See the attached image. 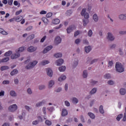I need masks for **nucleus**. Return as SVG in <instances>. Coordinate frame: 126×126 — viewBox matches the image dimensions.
<instances>
[{
  "mask_svg": "<svg viewBox=\"0 0 126 126\" xmlns=\"http://www.w3.org/2000/svg\"><path fill=\"white\" fill-rule=\"evenodd\" d=\"M25 64H28L26 66V69H31V68H33L38 63V62L37 61H34L32 62H30V60H28L25 62Z\"/></svg>",
  "mask_w": 126,
  "mask_h": 126,
  "instance_id": "f257e3e1",
  "label": "nucleus"
},
{
  "mask_svg": "<svg viewBox=\"0 0 126 126\" xmlns=\"http://www.w3.org/2000/svg\"><path fill=\"white\" fill-rule=\"evenodd\" d=\"M115 68L116 71L120 72V73H122V72H124V71H125V67L124 66V65L120 63L117 62L116 63Z\"/></svg>",
  "mask_w": 126,
  "mask_h": 126,
  "instance_id": "f03ea898",
  "label": "nucleus"
},
{
  "mask_svg": "<svg viewBox=\"0 0 126 126\" xmlns=\"http://www.w3.org/2000/svg\"><path fill=\"white\" fill-rule=\"evenodd\" d=\"M18 109V106L16 104H14L11 105H10L8 107V110L9 112H11V113H14V112H16L17 109Z\"/></svg>",
  "mask_w": 126,
  "mask_h": 126,
  "instance_id": "7ed1b4c3",
  "label": "nucleus"
},
{
  "mask_svg": "<svg viewBox=\"0 0 126 126\" xmlns=\"http://www.w3.org/2000/svg\"><path fill=\"white\" fill-rule=\"evenodd\" d=\"M106 39H107L108 41H113L115 40V36H114V34H113V33H112L111 32H108L107 35L106 36Z\"/></svg>",
  "mask_w": 126,
  "mask_h": 126,
  "instance_id": "20e7f679",
  "label": "nucleus"
},
{
  "mask_svg": "<svg viewBox=\"0 0 126 126\" xmlns=\"http://www.w3.org/2000/svg\"><path fill=\"white\" fill-rule=\"evenodd\" d=\"M75 29H76V27H75V26H70L66 29L67 33L69 34L71 32H72L73 30H75Z\"/></svg>",
  "mask_w": 126,
  "mask_h": 126,
  "instance_id": "39448f33",
  "label": "nucleus"
},
{
  "mask_svg": "<svg viewBox=\"0 0 126 126\" xmlns=\"http://www.w3.org/2000/svg\"><path fill=\"white\" fill-rule=\"evenodd\" d=\"M54 43L55 45H59L62 43V38L60 36H57L55 38Z\"/></svg>",
  "mask_w": 126,
  "mask_h": 126,
  "instance_id": "423d86ee",
  "label": "nucleus"
},
{
  "mask_svg": "<svg viewBox=\"0 0 126 126\" xmlns=\"http://www.w3.org/2000/svg\"><path fill=\"white\" fill-rule=\"evenodd\" d=\"M46 73L49 77H53V70L50 68H46Z\"/></svg>",
  "mask_w": 126,
  "mask_h": 126,
  "instance_id": "0eeeda50",
  "label": "nucleus"
},
{
  "mask_svg": "<svg viewBox=\"0 0 126 126\" xmlns=\"http://www.w3.org/2000/svg\"><path fill=\"white\" fill-rule=\"evenodd\" d=\"M37 47L31 46L28 48V52H30V53H33V52H35V51L37 50Z\"/></svg>",
  "mask_w": 126,
  "mask_h": 126,
  "instance_id": "6e6552de",
  "label": "nucleus"
},
{
  "mask_svg": "<svg viewBox=\"0 0 126 126\" xmlns=\"http://www.w3.org/2000/svg\"><path fill=\"white\" fill-rule=\"evenodd\" d=\"M66 79V76L65 75H61L58 79V81L59 82H63V81H64Z\"/></svg>",
  "mask_w": 126,
  "mask_h": 126,
  "instance_id": "1a4fd4ad",
  "label": "nucleus"
},
{
  "mask_svg": "<svg viewBox=\"0 0 126 126\" xmlns=\"http://www.w3.org/2000/svg\"><path fill=\"white\" fill-rule=\"evenodd\" d=\"M46 104V100H43L41 101H39L36 103L35 107L37 108H38V107H41V106H43V105H45Z\"/></svg>",
  "mask_w": 126,
  "mask_h": 126,
  "instance_id": "9d476101",
  "label": "nucleus"
},
{
  "mask_svg": "<svg viewBox=\"0 0 126 126\" xmlns=\"http://www.w3.org/2000/svg\"><path fill=\"white\" fill-rule=\"evenodd\" d=\"M19 57H20V53L19 52H16V53L11 55V59H12V60H14L15 59H18Z\"/></svg>",
  "mask_w": 126,
  "mask_h": 126,
  "instance_id": "9b49d317",
  "label": "nucleus"
},
{
  "mask_svg": "<svg viewBox=\"0 0 126 126\" xmlns=\"http://www.w3.org/2000/svg\"><path fill=\"white\" fill-rule=\"evenodd\" d=\"M118 18L120 20L125 21L126 20V13L120 14L118 16Z\"/></svg>",
  "mask_w": 126,
  "mask_h": 126,
  "instance_id": "f8f14e48",
  "label": "nucleus"
},
{
  "mask_svg": "<svg viewBox=\"0 0 126 126\" xmlns=\"http://www.w3.org/2000/svg\"><path fill=\"white\" fill-rule=\"evenodd\" d=\"M63 62H64L63 59H60L57 60L56 62V65H57V66L62 65V64H63Z\"/></svg>",
  "mask_w": 126,
  "mask_h": 126,
  "instance_id": "ddd939ff",
  "label": "nucleus"
},
{
  "mask_svg": "<svg viewBox=\"0 0 126 126\" xmlns=\"http://www.w3.org/2000/svg\"><path fill=\"white\" fill-rule=\"evenodd\" d=\"M71 101L72 103H73V104H74L75 105H76V104H78V102H79L78 98L75 97H72L71 98Z\"/></svg>",
  "mask_w": 126,
  "mask_h": 126,
  "instance_id": "4468645a",
  "label": "nucleus"
},
{
  "mask_svg": "<svg viewBox=\"0 0 126 126\" xmlns=\"http://www.w3.org/2000/svg\"><path fill=\"white\" fill-rule=\"evenodd\" d=\"M55 85V81L53 80H51L48 82V88H52L53 86Z\"/></svg>",
  "mask_w": 126,
  "mask_h": 126,
  "instance_id": "2eb2a0df",
  "label": "nucleus"
},
{
  "mask_svg": "<svg viewBox=\"0 0 126 126\" xmlns=\"http://www.w3.org/2000/svg\"><path fill=\"white\" fill-rule=\"evenodd\" d=\"M60 22H61V21L59 19H54L52 21V24H54L55 25H57L58 24H60Z\"/></svg>",
  "mask_w": 126,
  "mask_h": 126,
  "instance_id": "dca6fc26",
  "label": "nucleus"
},
{
  "mask_svg": "<svg viewBox=\"0 0 126 126\" xmlns=\"http://www.w3.org/2000/svg\"><path fill=\"white\" fill-rule=\"evenodd\" d=\"M78 65V59H75L73 62L72 66L73 67H76Z\"/></svg>",
  "mask_w": 126,
  "mask_h": 126,
  "instance_id": "f3484780",
  "label": "nucleus"
},
{
  "mask_svg": "<svg viewBox=\"0 0 126 126\" xmlns=\"http://www.w3.org/2000/svg\"><path fill=\"white\" fill-rule=\"evenodd\" d=\"M91 50H92V47H91V46L90 45L86 46L85 47V51L86 53H87V54H88V53H90L91 51Z\"/></svg>",
  "mask_w": 126,
  "mask_h": 126,
  "instance_id": "a211bd4d",
  "label": "nucleus"
},
{
  "mask_svg": "<svg viewBox=\"0 0 126 126\" xmlns=\"http://www.w3.org/2000/svg\"><path fill=\"white\" fill-rule=\"evenodd\" d=\"M68 112L67 110L65 108H63L62 110V115L63 117H65V116H67Z\"/></svg>",
  "mask_w": 126,
  "mask_h": 126,
  "instance_id": "6ab92c4d",
  "label": "nucleus"
},
{
  "mask_svg": "<svg viewBox=\"0 0 126 126\" xmlns=\"http://www.w3.org/2000/svg\"><path fill=\"white\" fill-rule=\"evenodd\" d=\"M119 93L121 95H126V90L125 88H121L119 91Z\"/></svg>",
  "mask_w": 126,
  "mask_h": 126,
  "instance_id": "aec40b11",
  "label": "nucleus"
},
{
  "mask_svg": "<svg viewBox=\"0 0 126 126\" xmlns=\"http://www.w3.org/2000/svg\"><path fill=\"white\" fill-rule=\"evenodd\" d=\"M25 50V47H21L19 49L16 50L15 52L16 53H19L20 54V53H22L24 50Z\"/></svg>",
  "mask_w": 126,
  "mask_h": 126,
  "instance_id": "412c9836",
  "label": "nucleus"
},
{
  "mask_svg": "<svg viewBox=\"0 0 126 126\" xmlns=\"http://www.w3.org/2000/svg\"><path fill=\"white\" fill-rule=\"evenodd\" d=\"M93 19L94 21V22H98L99 21V17L96 14H94L93 16Z\"/></svg>",
  "mask_w": 126,
  "mask_h": 126,
  "instance_id": "4be33fe9",
  "label": "nucleus"
},
{
  "mask_svg": "<svg viewBox=\"0 0 126 126\" xmlns=\"http://www.w3.org/2000/svg\"><path fill=\"white\" fill-rule=\"evenodd\" d=\"M10 95L11 96V97H17V94L16 92H15V91H11L10 92Z\"/></svg>",
  "mask_w": 126,
  "mask_h": 126,
  "instance_id": "5701e85b",
  "label": "nucleus"
},
{
  "mask_svg": "<svg viewBox=\"0 0 126 126\" xmlns=\"http://www.w3.org/2000/svg\"><path fill=\"white\" fill-rule=\"evenodd\" d=\"M42 21H43V22L44 23L45 25H48L49 23V20H48L47 18H46L45 17H42Z\"/></svg>",
  "mask_w": 126,
  "mask_h": 126,
  "instance_id": "b1692460",
  "label": "nucleus"
},
{
  "mask_svg": "<svg viewBox=\"0 0 126 126\" xmlns=\"http://www.w3.org/2000/svg\"><path fill=\"white\" fill-rule=\"evenodd\" d=\"M48 63H50V61L48 60H43L40 62L41 65H46V64H48Z\"/></svg>",
  "mask_w": 126,
  "mask_h": 126,
  "instance_id": "393cba45",
  "label": "nucleus"
},
{
  "mask_svg": "<svg viewBox=\"0 0 126 126\" xmlns=\"http://www.w3.org/2000/svg\"><path fill=\"white\" fill-rule=\"evenodd\" d=\"M88 116H89L92 120H94L95 119V114L92 112L88 113Z\"/></svg>",
  "mask_w": 126,
  "mask_h": 126,
  "instance_id": "a878e982",
  "label": "nucleus"
},
{
  "mask_svg": "<svg viewBox=\"0 0 126 126\" xmlns=\"http://www.w3.org/2000/svg\"><path fill=\"white\" fill-rule=\"evenodd\" d=\"M21 20H23V17L22 16H18L15 18V21L16 22H20Z\"/></svg>",
  "mask_w": 126,
  "mask_h": 126,
  "instance_id": "bb28decb",
  "label": "nucleus"
},
{
  "mask_svg": "<svg viewBox=\"0 0 126 126\" xmlns=\"http://www.w3.org/2000/svg\"><path fill=\"white\" fill-rule=\"evenodd\" d=\"M65 69H66L65 66H61L59 68V70L61 72H63L64 71H65Z\"/></svg>",
  "mask_w": 126,
  "mask_h": 126,
  "instance_id": "cd10ccee",
  "label": "nucleus"
},
{
  "mask_svg": "<svg viewBox=\"0 0 126 126\" xmlns=\"http://www.w3.org/2000/svg\"><path fill=\"white\" fill-rule=\"evenodd\" d=\"M97 92V88H94L90 92V95H93L95 94Z\"/></svg>",
  "mask_w": 126,
  "mask_h": 126,
  "instance_id": "c85d7f7f",
  "label": "nucleus"
},
{
  "mask_svg": "<svg viewBox=\"0 0 126 126\" xmlns=\"http://www.w3.org/2000/svg\"><path fill=\"white\" fill-rule=\"evenodd\" d=\"M83 22L84 26H86L89 23V20L88 19H83Z\"/></svg>",
  "mask_w": 126,
  "mask_h": 126,
  "instance_id": "c756f323",
  "label": "nucleus"
},
{
  "mask_svg": "<svg viewBox=\"0 0 126 126\" xmlns=\"http://www.w3.org/2000/svg\"><path fill=\"white\" fill-rule=\"evenodd\" d=\"M87 76H88V72L87 70H85L83 72V77L84 78H87Z\"/></svg>",
  "mask_w": 126,
  "mask_h": 126,
  "instance_id": "7c9ffc66",
  "label": "nucleus"
},
{
  "mask_svg": "<svg viewBox=\"0 0 126 126\" xmlns=\"http://www.w3.org/2000/svg\"><path fill=\"white\" fill-rule=\"evenodd\" d=\"M99 111L100 114H105V111L104 110V108H103V105H100L99 106Z\"/></svg>",
  "mask_w": 126,
  "mask_h": 126,
  "instance_id": "2f4dec72",
  "label": "nucleus"
},
{
  "mask_svg": "<svg viewBox=\"0 0 126 126\" xmlns=\"http://www.w3.org/2000/svg\"><path fill=\"white\" fill-rule=\"evenodd\" d=\"M17 73H18V70H17V69H15L13 70L10 72V74H11V75H12V76H13V75H15V74H17Z\"/></svg>",
  "mask_w": 126,
  "mask_h": 126,
  "instance_id": "473e14b6",
  "label": "nucleus"
},
{
  "mask_svg": "<svg viewBox=\"0 0 126 126\" xmlns=\"http://www.w3.org/2000/svg\"><path fill=\"white\" fill-rule=\"evenodd\" d=\"M0 33L1 34H2V35H8V33L7 32H5V31L3 30L2 28H0Z\"/></svg>",
  "mask_w": 126,
  "mask_h": 126,
  "instance_id": "72a5a7b5",
  "label": "nucleus"
},
{
  "mask_svg": "<svg viewBox=\"0 0 126 126\" xmlns=\"http://www.w3.org/2000/svg\"><path fill=\"white\" fill-rule=\"evenodd\" d=\"M54 57H55V58H56L57 59L59 58H62L63 57V54L61 53H56L54 55Z\"/></svg>",
  "mask_w": 126,
  "mask_h": 126,
  "instance_id": "f704fd0d",
  "label": "nucleus"
},
{
  "mask_svg": "<svg viewBox=\"0 0 126 126\" xmlns=\"http://www.w3.org/2000/svg\"><path fill=\"white\" fill-rule=\"evenodd\" d=\"M103 77L105 79H110L111 78V74L109 73H106L104 76Z\"/></svg>",
  "mask_w": 126,
  "mask_h": 126,
  "instance_id": "c9c22d12",
  "label": "nucleus"
},
{
  "mask_svg": "<svg viewBox=\"0 0 126 126\" xmlns=\"http://www.w3.org/2000/svg\"><path fill=\"white\" fill-rule=\"evenodd\" d=\"M12 54V51H8V52H6L4 54V57H9V56L11 55Z\"/></svg>",
  "mask_w": 126,
  "mask_h": 126,
  "instance_id": "e433bc0d",
  "label": "nucleus"
},
{
  "mask_svg": "<svg viewBox=\"0 0 126 126\" xmlns=\"http://www.w3.org/2000/svg\"><path fill=\"white\" fill-rule=\"evenodd\" d=\"M46 88V86L44 85H39L38 86L39 90H44Z\"/></svg>",
  "mask_w": 126,
  "mask_h": 126,
  "instance_id": "4c0bfd02",
  "label": "nucleus"
},
{
  "mask_svg": "<svg viewBox=\"0 0 126 126\" xmlns=\"http://www.w3.org/2000/svg\"><path fill=\"white\" fill-rule=\"evenodd\" d=\"M24 108H25V110H26L28 112H29V111H31V110H32V107H31L28 105H25Z\"/></svg>",
  "mask_w": 126,
  "mask_h": 126,
  "instance_id": "58836bf2",
  "label": "nucleus"
},
{
  "mask_svg": "<svg viewBox=\"0 0 126 126\" xmlns=\"http://www.w3.org/2000/svg\"><path fill=\"white\" fill-rule=\"evenodd\" d=\"M62 91H63V88L62 87L58 88L55 90V92H56V93H60V92H62Z\"/></svg>",
  "mask_w": 126,
  "mask_h": 126,
  "instance_id": "ea45409f",
  "label": "nucleus"
},
{
  "mask_svg": "<svg viewBox=\"0 0 126 126\" xmlns=\"http://www.w3.org/2000/svg\"><path fill=\"white\" fill-rule=\"evenodd\" d=\"M27 92L28 94H29V95H31L32 94H33V91H32V89H31V88H29L27 89Z\"/></svg>",
  "mask_w": 126,
  "mask_h": 126,
  "instance_id": "a19ab883",
  "label": "nucleus"
},
{
  "mask_svg": "<svg viewBox=\"0 0 126 126\" xmlns=\"http://www.w3.org/2000/svg\"><path fill=\"white\" fill-rule=\"evenodd\" d=\"M108 67H110V68H111V67H112V66H113V64H114V61H109L108 62Z\"/></svg>",
  "mask_w": 126,
  "mask_h": 126,
  "instance_id": "79ce46f5",
  "label": "nucleus"
},
{
  "mask_svg": "<svg viewBox=\"0 0 126 126\" xmlns=\"http://www.w3.org/2000/svg\"><path fill=\"white\" fill-rule=\"evenodd\" d=\"M93 35V32L92 31V30H90L88 32V36H89V37H92V35Z\"/></svg>",
  "mask_w": 126,
  "mask_h": 126,
  "instance_id": "37998d69",
  "label": "nucleus"
},
{
  "mask_svg": "<svg viewBox=\"0 0 126 126\" xmlns=\"http://www.w3.org/2000/svg\"><path fill=\"white\" fill-rule=\"evenodd\" d=\"M9 68V67L8 66H2L1 67L0 69L2 71L3 70H6V69H8Z\"/></svg>",
  "mask_w": 126,
  "mask_h": 126,
  "instance_id": "c03bdc74",
  "label": "nucleus"
},
{
  "mask_svg": "<svg viewBox=\"0 0 126 126\" xmlns=\"http://www.w3.org/2000/svg\"><path fill=\"white\" fill-rule=\"evenodd\" d=\"M35 38V35L34 34H32L31 35H29L27 37V40H32V39H34Z\"/></svg>",
  "mask_w": 126,
  "mask_h": 126,
  "instance_id": "a18cd8bd",
  "label": "nucleus"
},
{
  "mask_svg": "<svg viewBox=\"0 0 126 126\" xmlns=\"http://www.w3.org/2000/svg\"><path fill=\"white\" fill-rule=\"evenodd\" d=\"M124 115H123V114H120L116 118V120L117 121H120L121 120V119H122V118H123Z\"/></svg>",
  "mask_w": 126,
  "mask_h": 126,
  "instance_id": "49530a36",
  "label": "nucleus"
},
{
  "mask_svg": "<svg viewBox=\"0 0 126 126\" xmlns=\"http://www.w3.org/2000/svg\"><path fill=\"white\" fill-rule=\"evenodd\" d=\"M64 105L66 106V107H70V102L68 101V100H65L64 102Z\"/></svg>",
  "mask_w": 126,
  "mask_h": 126,
  "instance_id": "de8ad7c7",
  "label": "nucleus"
},
{
  "mask_svg": "<svg viewBox=\"0 0 126 126\" xmlns=\"http://www.w3.org/2000/svg\"><path fill=\"white\" fill-rule=\"evenodd\" d=\"M48 111L52 113L54 110H55V107H49L47 108Z\"/></svg>",
  "mask_w": 126,
  "mask_h": 126,
  "instance_id": "09e8293b",
  "label": "nucleus"
},
{
  "mask_svg": "<svg viewBox=\"0 0 126 126\" xmlns=\"http://www.w3.org/2000/svg\"><path fill=\"white\" fill-rule=\"evenodd\" d=\"M45 125H47V126H52V121L49 120H46Z\"/></svg>",
  "mask_w": 126,
  "mask_h": 126,
  "instance_id": "8fccbe9b",
  "label": "nucleus"
},
{
  "mask_svg": "<svg viewBox=\"0 0 126 126\" xmlns=\"http://www.w3.org/2000/svg\"><path fill=\"white\" fill-rule=\"evenodd\" d=\"M72 14V11L71 10H68L67 11L66 14L68 15V16H70Z\"/></svg>",
  "mask_w": 126,
  "mask_h": 126,
  "instance_id": "3c124183",
  "label": "nucleus"
},
{
  "mask_svg": "<svg viewBox=\"0 0 126 126\" xmlns=\"http://www.w3.org/2000/svg\"><path fill=\"white\" fill-rule=\"evenodd\" d=\"M107 84L109 85H114V84H115V82H114L113 80H109L107 82Z\"/></svg>",
  "mask_w": 126,
  "mask_h": 126,
  "instance_id": "603ef678",
  "label": "nucleus"
},
{
  "mask_svg": "<svg viewBox=\"0 0 126 126\" xmlns=\"http://www.w3.org/2000/svg\"><path fill=\"white\" fill-rule=\"evenodd\" d=\"M8 61H9V58L8 57H5V58L2 59L3 63H6V62H8Z\"/></svg>",
  "mask_w": 126,
  "mask_h": 126,
  "instance_id": "864d4df0",
  "label": "nucleus"
},
{
  "mask_svg": "<svg viewBox=\"0 0 126 126\" xmlns=\"http://www.w3.org/2000/svg\"><path fill=\"white\" fill-rule=\"evenodd\" d=\"M8 119L9 120V121H10V122H11V121H13L14 119V117L13 116V115H10L8 117Z\"/></svg>",
  "mask_w": 126,
  "mask_h": 126,
  "instance_id": "5fc2aeb1",
  "label": "nucleus"
},
{
  "mask_svg": "<svg viewBox=\"0 0 126 126\" xmlns=\"http://www.w3.org/2000/svg\"><path fill=\"white\" fill-rule=\"evenodd\" d=\"M86 9L84 8L82 10V12H81V15H84L85 14H86V13H87V12H86Z\"/></svg>",
  "mask_w": 126,
  "mask_h": 126,
  "instance_id": "6e6d98bb",
  "label": "nucleus"
},
{
  "mask_svg": "<svg viewBox=\"0 0 126 126\" xmlns=\"http://www.w3.org/2000/svg\"><path fill=\"white\" fill-rule=\"evenodd\" d=\"M81 40L79 38H77L75 40V44H76V45H79V43H80L81 42Z\"/></svg>",
  "mask_w": 126,
  "mask_h": 126,
  "instance_id": "4d7b16f0",
  "label": "nucleus"
},
{
  "mask_svg": "<svg viewBox=\"0 0 126 126\" xmlns=\"http://www.w3.org/2000/svg\"><path fill=\"white\" fill-rule=\"evenodd\" d=\"M82 16H84L85 19H88V18H89V14L88 13H86Z\"/></svg>",
  "mask_w": 126,
  "mask_h": 126,
  "instance_id": "13d9d810",
  "label": "nucleus"
},
{
  "mask_svg": "<svg viewBox=\"0 0 126 126\" xmlns=\"http://www.w3.org/2000/svg\"><path fill=\"white\" fill-rule=\"evenodd\" d=\"M53 16V13L52 12H49L46 14V17L47 18H50V17H52Z\"/></svg>",
  "mask_w": 126,
  "mask_h": 126,
  "instance_id": "bf43d9fd",
  "label": "nucleus"
},
{
  "mask_svg": "<svg viewBox=\"0 0 126 126\" xmlns=\"http://www.w3.org/2000/svg\"><path fill=\"white\" fill-rule=\"evenodd\" d=\"M65 91L67 92L68 90V84L66 83L64 86Z\"/></svg>",
  "mask_w": 126,
  "mask_h": 126,
  "instance_id": "052dcab7",
  "label": "nucleus"
},
{
  "mask_svg": "<svg viewBox=\"0 0 126 126\" xmlns=\"http://www.w3.org/2000/svg\"><path fill=\"white\" fill-rule=\"evenodd\" d=\"M47 110V108H46V107L44 106L42 107V112L44 114V115H46L47 114L46 111Z\"/></svg>",
  "mask_w": 126,
  "mask_h": 126,
  "instance_id": "680f3d73",
  "label": "nucleus"
},
{
  "mask_svg": "<svg viewBox=\"0 0 126 126\" xmlns=\"http://www.w3.org/2000/svg\"><path fill=\"white\" fill-rule=\"evenodd\" d=\"M83 44H84V45H89V42H88V40H87V39H84L83 40Z\"/></svg>",
  "mask_w": 126,
  "mask_h": 126,
  "instance_id": "e2e57ef3",
  "label": "nucleus"
},
{
  "mask_svg": "<svg viewBox=\"0 0 126 126\" xmlns=\"http://www.w3.org/2000/svg\"><path fill=\"white\" fill-rule=\"evenodd\" d=\"M38 124H39V121L38 120L33 121L32 123V124L34 126H36V125H38Z\"/></svg>",
  "mask_w": 126,
  "mask_h": 126,
  "instance_id": "0e129e2a",
  "label": "nucleus"
},
{
  "mask_svg": "<svg viewBox=\"0 0 126 126\" xmlns=\"http://www.w3.org/2000/svg\"><path fill=\"white\" fill-rule=\"evenodd\" d=\"M123 122H126V107L125 108V112L124 113V116L123 119Z\"/></svg>",
  "mask_w": 126,
  "mask_h": 126,
  "instance_id": "69168bd1",
  "label": "nucleus"
},
{
  "mask_svg": "<svg viewBox=\"0 0 126 126\" xmlns=\"http://www.w3.org/2000/svg\"><path fill=\"white\" fill-rule=\"evenodd\" d=\"M21 12H22V9H20L18 11H17L15 13V15H19V14H20V13H21Z\"/></svg>",
  "mask_w": 126,
  "mask_h": 126,
  "instance_id": "338daca9",
  "label": "nucleus"
},
{
  "mask_svg": "<svg viewBox=\"0 0 126 126\" xmlns=\"http://www.w3.org/2000/svg\"><path fill=\"white\" fill-rule=\"evenodd\" d=\"M119 33L121 35H126V31H121L119 32Z\"/></svg>",
  "mask_w": 126,
  "mask_h": 126,
  "instance_id": "774afa93",
  "label": "nucleus"
}]
</instances>
